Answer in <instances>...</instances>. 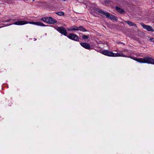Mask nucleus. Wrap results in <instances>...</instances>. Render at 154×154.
Wrapping results in <instances>:
<instances>
[{
    "label": "nucleus",
    "instance_id": "1",
    "mask_svg": "<svg viewBox=\"0 0 154 154\" xmlns=\"http://www.w3.org/2000/svg\"><path fill=\"white\" fill-rule=\"evenodd\" d=\"M27 23H30L41 26H47V25L40 22H28L25 21H19L14 22L13 24L17 25H21Z\"/></svg>",
    "mask_w": 154,
    "mask_h": 154
},
{
    "label": "nucleus",
    "instance_id": "2",
    "mask_svg": "<svg viewBox=\"0 0 154 154\" xmlns=\"http://www.w3.org/2000/svg\"><path fill=\"white\" fill-rule=\"evenodd\" d=\"M67 37L72 40L76 42L79 41V37L74 33H70L67 36Z\"/></svg>",
    "mask_w": 154,
    "mask_h": 154
},
{
    "label": "nucleus",
    "instance_id": "3",
    "mask_svg": "<svg viewBox=\"0 0 154 154\" xmlns=\"http://www.w3.org/2000/svg\"><path fill=\"white\" fill-rule=\"evenodd\" d=\"M144 63L154 64V60L149 57H146L143 58Z\"/></svg>",
    "mask_w": 154,
    "mask_h": 154
},
{
    "label": "nucleus",
    "instance_id": "4",
    "mask_svg": "<svg viewBox=\"0 0 154 154\" xmlns=\"http://www.w3.org/2000/svg\"><path fill=\"white\" fill-rule=\"evenodd\" d=\"M56 29L61 34L66 36L67 35V32L63 27H57Z\"/></svg>",
    "mask_w": 154,
    "mask_h": 154
},
{
    "label": "nucleus",
    "instance_id": "5",
    "mask_svg": "<svg viewBox=\"0 0 154 154\" xmlns=\"http://www.w3.org/2000/svg\"><path fill=\"white\" fill-rule=\"evenodd\" d=\"M141 25L144 29H146L147 31L152 32H154V30L150 26L146 25L143 23H141Z\"/></svg>",
    "mask_w": 154,
    "mask_h": 154
},
{
    "label": "nucleus",
    "instance_id": "6",
    "mask_svg": "<svg viewBox=\"0 0 154 154\" xmlns=\"http://www.w3.org/2000/svg\"><path fill=\"white\" fill-rule=\"evenodd\" d=\"M80 44L85 49L88 50L92 49V48L91 47L90 45L88 43L81 42Z\"/></svg>",
    "mask_w": 154,
    "mask_h": 154
},
{
    "label": "nucleus",
    "instance_id": "7",
    "mask_svg": "<svg viewBox=\"0 0 154 154\" xmlns=\"http://www.w3.org/2000/svg\"><path fill=\"white\" fill-rule=\"evenodd\" d=\"M102 53L106 56L113 57L114 56V53L112 51H109L107 50H105L102 51Z\"/></svg>",
    "mask_w": 154,
    "mask_h": 154
},
{
    "label": "nucleus",
    "instance_id": "8",
    "mask_svg": "<svg viewBox=\"0 0 154 154\" xmlns=\"http://www.w3.org/2000/svg\"><path fill=\"white\" fill-rule=\"evenodd\" d=\"M130 57L131 58L133 59V60L138 62L144 63L143 58H136L132 57Z\"/></svg>",
    "mask_w": 154,
    "mask_h": 154
},
{
    "label": "nucleus",
    "instance_id": "9",
    "mask_svg": "<svg viewBox=\"0 0 154 154\" xmlns=\"http://www.w3.org/2000/svg\"><path fill=\"white\" fill-rule=\"evenodd\" d=\"M48 18H49L48 24H54L57 22V20L54 18L51 17H48Z\"/></svg>",
    "mask_w": 154,
    "mask_h": 154
},
{
    "label": "nucleus",
    "instance_id": "10",
    "mask_svg": "<svg viewBox=\"0 0 154 154\" xmlns=\"http://www.w3.org/2000/svg\"><path fill=\"white\" fill-rule=\"evenodd\" d=\"M116 9L117 11L119 12L120 14H125V11L124 9L119 7L117 6L116 7Z\"/></svg>",
    "mask_w": 154,
    "mask_h": 154
},
{
    "label": "nucleus",
    "instance_id": "11",
    "mask_svg": "<svg viewBox=\"0 0 154 154\" xmlns=\"http://www.w3.org/2000/svg\"><path fill=\"white\" fill-rule=\"evenodd\" d=\"M108 18L110 19L111 20H114L116 21L118 20V18L114 15L109 14Z\"/></svg>",
    "mask_w": 154,
    "mask_h": 154
},
{
    "label": "nucleus",
    "instance_id": "12",
    "mask_svg": "<svg viewBox=\"0 0 154 154\" xmlns=\"http://www.w3.org/2000/svg\"><path fill=\"white\" fill-rule=\"evenodd\" d=\"M108 18L110 19L111 20H114L116 21L118 20V18L114 15L109 14Z\"/></svg>",
    "mask_w": 154,
    "mask_h": 154
},
{
    "label": "nucleus",
    "instance_id": "13",
    "mask_svg": "<svg viewBox=\"0 0 154 154\" xmlns=\"http://www.w3.org/2000/svg\"><path fill=\"white\" fill-rule=\"evenodd\" d=\"M125 22L126 23L130 26H134L136 27H137V26L136 24L131 21L129 20H125Z\"/></svg>",
    "mask_w": 154,
    "mask_h": 154
},
{
    "label": "nucleus",
    "instance_id": "14",
    "mask_svg": "<svg viewBox=\"0 0 154 154\" xmlns=\"http://www.w3.org/2000/svg\"><path fill=\"white\" fill-rule=\"evenodd\" d=\"M49 19L48 17H42L41 19V20L43 22H45L47 23L48 24L49 23Z\"/></svg>",
    "mask_w": 154,
    "mask_h": 154
},
{
    "label": "nucleus",
    "instance_id": "15",
    "mask_svg": "<svg viewBox=\"0 0 154 154\" xmlns=\"http://www.w3.org/2000/svg\"><path fill=\"white\" fill-rule=\"evenodd\" d=\"M100 14H102L104 16H106L107 18L109 16V12H107L106 11L102 10L101 12L100 13Z\"/></svg>",
    "mask_w": 154,
    "mask_h": 154
},
{
    "label": "nucleus",
    "instance_id": "16",
    "mask_svg": "<svg viewBox=\"0 0 154 154\" xmlns=\"http://www.w3.org/2000/svg\"><path fill=\"white\" fill-rule=\"evenodd\" d=\"M100 14H102L104 16H106L107 18L109 16V12H107L106 11L102 10L101 12L100 13Z\"/></svg>",
    "mask_w": 154,
    "mask_h": 154
},
{
    "label": "nucleus",
    "instance_id": "17",
    "mask_svg": "<svg viewBox=\"0 0 154 154\" xmlns=\"http://www.w3.org/2000/svg\"><path fill=\"white\" fill-rule=\"evenodd\" d=\"M113 57H127L126 55H124L122 53L120 54L119 53H117L116 54L114 53V56Z\"/></svg>",
    "mask_w": 154,
    "mask_h": 154
},
{
    "label": "nucleus",
    "instance_id": "18",
    "mask_svg": "<svg viewBox=\"0 0 154 154\" xmlns=\"http://www.w3.org/2000/svg\"><path fill=\"white\" fill-rule=\"evenodd\" d=\"M78 27L76 26H72L69 29L70 31L75 30L78 31Z\"/></svg>",
    "mask_w": 154,
    "mask_h": 154
},
{
    "label": "nucleus",
    "instance_id": "19",
    "mask_svg": "<svg viewBox=\"0 0 154 154\" xmlns=\"http://www.w3.org/2000/svg\"><path fill=\"white\" fill-rule=\"evenodd\" d=\"M78 30H80L82 32H86L87 30L83 26H79L78 27Z\"/></svg>",
    "mask_w": 154,
    "mask_h": 154
},
{
    "label": "nucleus",
    "instance_id": "20",
    "mask_svg": "<svg viewBox=\"0 0 154 154\" xmlns=\"http://www.w3.org/2000/svg\"><path fill=\"white\" fill-rule=\"evenodd\" d=\"M102 10L97 8H95L94 9V11L95 12H98L99 13H100L101 12Z\"/></svg>",
    "mask_w": 154,
    "mask_h": 154
},
{
    "label": "nucleus",
    "instance_id": "21",
    "mask_svg": "<svg viewBox=\"0 0 154 154\" xmlns=\"http://www.w3.org/2000/svg\"><path fill=\"white\" fill-rule=\"evenodd\" d=\"M55 13L59 16H64V13L62 11L55 12Z\"/></svg>",
    "mask_w": 154,
    "mask_h": 154
},
{
    "label": "nucleus",
    "instance_id": "22",
    "mask_svg": "<svg viewBox=\"0 0 154 154\" xmlns=\"http://www.w3.org/2000/svg\"><path fill=\"white\" fill-rule=\"evenodd\" d=\"M82 38L83 39L86 40V39H88V38H89V37L88 35H83L82 36Z\"/></svg>",
    "mask_w": 154,
    "mask_h": 154
},
{
    "label": "nucleus",
    "instance_id": "23",
    "mask_svg": "<svg viewBox=\"0 0 154 154\" xmlns=\"http://www.w3.org/2000/svg\"><path fill=\"white\" fill-rule=\"evenodd\" d=\"M110 2V1L109 0H105L104 3L105 4H108Z\"/></svg>",
    "mask_w": 154,
    "mask_h": 154
},
{
    "label": "nucleus",
    "instance_id": "24",
    "mask_svg": "<svg viewBox=\"0 0 154 154\" xmlns=\"http://www.w3.org/2000/svg\"><path fill=\"white\" fill-rule=\"evenodd\" d=\"M78 2H79L84 3V0H77Z\"/></svg>",
    "mask_w": 154,
    "mask_h": 154
},
{
    "label": "nucleus",
    "instance_id": "25",
    "mask_svg": "<svg viewBox=\"0 0 154 154\" xmlns=\"http://www.w3.org/2000/svg\"><path fill=\"white\" fill-rule=\"evenodd\" d=\"M11 19H8V20H5V22H10V21H11Z\"/></svg>",
    "mask_w": 154,
    "mask_h": 154
},
{
    "label": "nucleus",
    "instance_id": "26",
    "mask_svg": "<svg viewBox=\"0 0 154 154\" xmlns=\"http://www.w3.org/2000/svg\"><path fill=\"white\" fill-rule=\"evenodd\" d=\"M150 40L151 42H154V38H150Z\"/></svg>",
    "mask_w": 154,
    "mask_h": 154
},
{
    "label": "nucleus",
    "instance_id": "27",
    "mask_svg": "<svg viewBox=\"0 0 154 154\" xmlns=\"http://www.w3.org/2000/svg\"><path fill=\"white\" fill-rule=\"evenodd\" d=\"M13 24H7L5 25V26H8L12 25Z\"/></svg>",
    "mask_w": 154,
    "mask_h": 154
},
{
    "label": "nucleus",
    "instance_id": "28",
    "mask_svg": "<svg viewBox=\"0 0 154 154\" xmlns=\"http://www.w3.org/2000/svg\"><path fill=\"white\" fill-rule=\"evenodd\" d=\"M116 43L117 44H119V43H121V42L120 41H116Z\"/></svg>",
    "mask_w": 154,
    "mask_h": 154
},
{
    "label": "nucleus",
    "instance_id": "29",
    "mask_svg": "<svg viewBox=\"0 0 154 154\" xmlns=\"http://www.w3.org/2000/svg\"><path fill=\"white\" fill-rule=\"evenodd\" d=\"M4 26H4L1 25V26H0V28L3 27H4Z\"/></svg>",
    "mask_w": 154,
    "mask_h": 154
},
{
    "label": "nucleus",
    "instance_id": "30",
    "mask_svg": "<svg viewBox=\"0 0 154 154\" xmlns=\"http://www.w3.org/2000/svg\"><path fill=\"white\" fill-rule=\"evenodd\" d=\"M121 44H123V45H125V44L124 43H122V42H121Z\"/></svg>",
    "mask_w": 154,
    "mask_h": 154
},
{
    "label": "nucleus",
    "instance_id": "31",
    "mask_svg": "<svg viewBox=\"0 0 154 154\" xmlns=\"http://www.w3.org/2000/svg\"><path fill=\"white\" fill-rule=\"evenodd\" d=\"M36 40V38H34V41H35Z\"/></svg>",
    "mask_w": 154,
    "mask_h": 154
},
{
    "label": "nucleus",
    "instance_id": "32",
    "mask_svg": "<svg viewBox=\"0 0 154 154\" xmlns=\"http://www.w3.org/2000/svg\"><path fill=\"white\" fill-rule=\"evenodd\" d=\"M33 1H34V0H32Z\"/></svg>",
    "mask_w": 154,
    "mask_h": 154
}]
</instances>
